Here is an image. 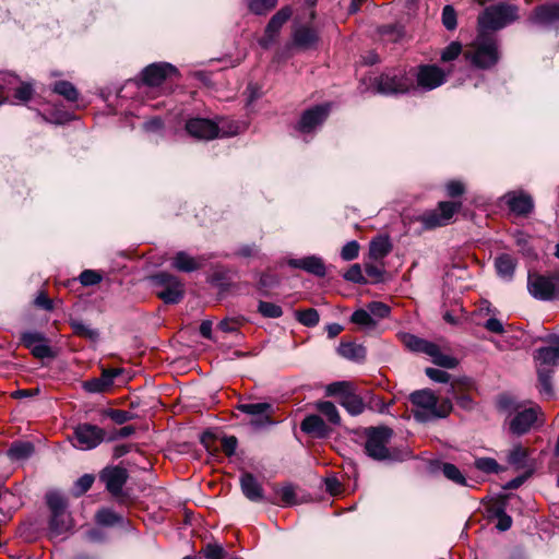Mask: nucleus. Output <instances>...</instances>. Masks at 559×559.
I'll return each instance as SVG.
<instances>
[{"label": "nucleus", "mask_w": 559, "mask_h": 559, "mask_svg": "<svg viewBox=\"0 0 559 559\" xmlns=\"http://www.w3.org/2000/svg\"><path fill=\"white\" fill-rule=\"evenodd\" d=\"M328 395L340 396V404L352 416H358L366 409V404L361 396H359L354 389V385L348 381H337L326 386Z\"/></svg>", "instance_id": "obj_6"}, {"label": "nucleus", "mask_w": 559, "mask_h": 559, "mask_svg": "<svg viewBox=\"0 0 559 559\" xmlns=\"http://www.w3.org/2000/svg\"><path fill=\"white\" fill-rule=\"evenodd\" d=\"M442 472L448 479H450L459 485L466 484V479H465L464 475L461 473V471L454 464L444 463L442 466Z\"/></svg>", "instance_id": "obj_46"}, {"label": "nucleus", "mask_w": 559, "mask_h": 559, "mask_svg": "<svg viewBox=\"0 0 559 559\" xmlns=\"http://www.w3.org/2000/svg\"><path fill=\"white\" fill-rule=\"evenodd\" d=\"M425 373L430 380L435 382L447 383L450 380V374L440 369L426 368Z\"/></svg>", "instance_id": "obj_56"}, {"label": "nucleus", "mask_w": 559, "mask_h": 559, "mask_svg": "<svg viewBox=\"0 0 559 559\" xmlns=\"http://www.w3.org/2000/svg\"><path fill=\"white\" fill-rule=\"evenodd\" d=\"M278 501H271L274 504L289 507L298 503L296 488L293 485H284L275 488Z\"/></svg>", "instance_id": "obj_33"}, {"label": "nucleus", "mask_w": 559, "mask_h": 559, "mask_svg": "<svg viewBox=\"0 0 559 559\" xmlns=\"http://www.w3.org/2000/svg\"><path fill=\"white\" fill-rule=\"evenodd\" d=\"M359 253V245L357 241L353 240L347 242L341 251V257L345 261H352L358 257Z\"/></svg>", "instance_id": "obj_53"}, {"label": "nucleus", "mask_w": 559, "mask_h": 559, "mask_svg": "<svg viewBox=\"0 0 559 559\" xmlns=\"http://www.w3.org/2000/svg\"><path fill=\"white\" fill-rule=\"evenodd\" d=\"M442 23L444 27L452 31L456 27V13L451 5H445L442 11Z\"/></svg>", "instance_id": "obj_52"}, {"label": "nucleus", "mask_w": 559, "mask_h": 559, "mask_svg": "<svg viewBox=\"0 0 559 559\" xmlns=\"http://www.w3.org/2000/svg\"><path fill=\"white\" fill-rule=\"evenodd\" d=\"M461 202L441 201L438 207L432 211L425 212L418 217V221L426 229H432L448 225L453 215L461 209Z\"/></svg>", "instance_id": "obj_7"}, {"label": "nucleus", "mask_w": 559, "mask_h": 559, "mask_svg": "<svg viewBox=\"0 0 559 559\" xmlns=\"http://www.w3.org/2000/svg\"><path fill=\"white\" fill-rule=\"evenodd\" d=\"M105 439V430L92 424H79L73 430V447L79 450H92Z\"/></svg>", "instance_id": "obj_8"}, {"label": "nucleus", "mask_w": 559, "mask_h": 559, "mask_svg": "<svg viewBox=\"0 0 559 559\" xmlns=\"http://www.w3.org/2000/svg\"><path fill=\"white\" fill-rule=\"evenodd\" d=\"M240 486L242 493L250 501L260 502L264 500L262 486L252 474H242L240 477Z\"/></svg>", "instance_id": "obj_24"}, {"label": "nucleus", "mask_w": 559, "mask_h": 559, "mask_svg": "<svg viewBox=\"0 0 559 559\" xmlns=\"http://www.w3.org/2000/svg\"><path fill=\"white\" fill-rule=\"evenodd\" d=\"M485 329L495 334H502L504 332L503 324L500 320L496 318L488 319L485 324Z\"/></svg>", "instance_id": "obj_63"}, {"label": "nucleus", "mask_w": 559, "mask_h": 559, "mask_svg": "<svg viewBox=\"0 0 559 559\" xmlns=\"http://www.w3.org/2000/svg\"><path fill=\"white\" fill-rule=\"evenodd\" d=\"M431 357L432 362L442 368L453 369L457 366L459 360L450 355L442 354L439 346L435 344L433 354H427Z\"/></svg>", "instance_id": "obj_36"}, {"label": "nucleus", "mask_w": 559, "mask_h": 559, "mask_svg": "<svg viewBox=\"0 0 559 559\" xmlns=\"http://www.w3.org/2000/svg\"><path fill=\"white\" fill-rule=\"evenodd\" d=\"M367 309L376 321L386 318L390 314V307L381 301L369 302Z\"/></svg>", "instance_id": "obj_45"}, {"label": "nucleus", "mask_w": 559, "mask_h": 559, "mask_svg": "<svg viewBox=\"0 0 559 559\" xmlns=\"http://www.w3.org/2000/svg\"><path fill=\"white\" fill-rule=\"evenodd\" d=\"M152 280L160 288L157 292V296L165 304H178L183 298V284L176 276L158 273Z\"/></svg>", "instance_id": "obj_9"}, {"label": "nucleus", "mask_w": 559, "mask_h": 559, "mask_svg": "<svg viewBox=\"0 0 559 559\" xmlns=\"http://www.w3.org/2000/svg\"><path fill=\"white\" fill-rule=\"evenodd\" d=\"M344 278L346 281L358 284L367 283V280L365 278L362 270L359 264H353L344 274Z\"/></svg>", "instance_id": "obj_51"}, {"label": "nucleus", "mask_w": 559, "mask_h": 559, "mask_svg": "<svg viewBox=\"0 0 559 559\" xmlns=\"http://www.w3.org/2000/svg\"><path fill=\"white\" fill-rule=\"evenodd\" d=\"M512 525V519L510 515H508L507 513H504L503 511H500L498 513V522H497V525L496 527L501 531V532H504L507 530H509Z\"/></svg>", "instance_id": "obj_64"}, {"label": "nucleus", "mask_w": 559, "mask_h": 559, "mask_svg": "<svg viewBox=\"0 0 559 559\" xmlns=\"http://www.w3.org/2000/svg\"><path fill=\"white\" fill-rule=\"evenodd\" d=\"M71 326L74 333L79 336H83L88 340H95L98 337V332L96 330L91 329L88 325L81 321H72Z\"/></svg>", "instance_id": "obj_48"}, {"label": "nucleus", "mask_w": 559, "mask_h": 559, "mask_svg": "<svg viewBox=\"0 0 559 559\" xmlns=\"http://www.w3.org/2000/svg\"><path fill=\"white\" fill-rule=\"evenodd\" d=\"M93 483H94L93 475L85 474V475L81 476L75 483V488L78 491L76 493L78 495L84 493L92 487Z\"/></svg>", "instance_id": "obj_60"}, {"label": "nucleus", "mask_w": 559, "mask_h": 559, "mask_svg": "<svg viewBox=\"0 0 559 559\" xmlns=\"http://www.w3.org/2000/svg\"><path fill=\"white\" fill-rule=\"evenodd\" d=\"M96 520L103 525H112L119 521L117 514L108 509L99 510L96 514Z\"/></svg>", "instance_id": "obj_54"}, {"label": "nucleus", "mask_w": 559, "mask_h": 559, "mask_svg": "<svg viewBox=\"0 0 559 559\" xmlns=\"http://www.w3.org/2000/svg\"><path fill=\"white\" fill-rule=\"evenodd\" d=\"M72 528V519L67 511L59 512L51 515L49 522L50 537H58Z\"/></svg>", "instance_id": "obj_27"}, {"label": "nucleus", "mask_w": 559, "mask_h": 559, "mask_svg": "<svg viewBox=\"0 0 559 559\" xmlns=\"http://www.w3.org/2000/svg\"><path fill=\"white\" fill-rule=\"evenodd\" d=\"M462 52V45L459 41H452L441 52V60L444 62L456 59Z\"/></svg>", "instance_id": "obj_50"}, {"label": "nucleus", "mask_w": 559, "mask_h": 559, "mask_svg": "<svg viewBox=\"0 0 559 559\" xmlns=\"http://www.w3.org/2000/svg\"><path fill=\"white\" fill-rule=\"evenodd\" d=\"M238 409L245 414L251 415L254 418L251 420V425L254 427H262L272 423L270 413L272 405L269 403H250L241 404Z\"/></svg>", "instance_id": "obj_19"}, {"label": "nucleus", "mask_w": 559, "mask_h": 559, "mask_svg": "<svg viewBox=\"0 0 559 559\" xmlns=\"http://www.w3.org/2000/svg\"><path fill=\"white\" fill-rule=\"evenodd\" d=\"M392 249V245L388 237H378L370 242L369 255L378 261L382 260Z\"/></svg>", "instance_id": "obj_31"}, {"label": "nucleus", "mask_w": 559, "mask_h": 559, "mask_svg": "<svg viewBox=\"0 0 559 559\" xmlns=\"http://www.w3.org/2000/svg\"><path fill=\"white\" fill-rule=\"evenodd\" d=\"M100 479L111 495L118 496L128 479V473L120 466L108 467L102 472Z\"/></svg>", "instance_id": "obj_17"}, {"label": "nucleus", "mask_w": 559, "mask_h": 559, "mask_svg": "<svg viewBox=\"0 0 559 559\" xmlns=\"http://www.w3.org/2000/svg\"><path fill=\"white\" fill-rule=\"evenodd\" d=\"M365 271H366V274L370 278H372V281H374V282L382 281L383 273H384L383 266H378L374 263L367 262V263H365Z\"/></svg>", "instance_id": "obj_57"}, {"label": "nucleus", "mask_w": 559, "mask_h": 559, "mask_svg": "<svg viewBox=\"0 0 559 559\" xmlns=\"http://www.w3.org/2000/svg\"><path fill=\"white\" fill-rule=\"evenodd\" d=\"M402 342L408 349L413 352L424 353L427 355L433 354L435 350V343L419 338L413 334H403Z\"/></svg>", "instance_id": "obj_29"}, {"label": "nucleus", "mask_w": 559, "mask_h": 559, "mask_svg": "<svg viewBox=\"0 0 559 559\" xmlns=\"http://www.w3.org/2000/svg\"><path fill=\"white\" fill-rule=\"evenodd\" d=\"M288 265L294 269H300L309 274L323 277L326 274V267L323 260L318 255H308L300 259H289Z\"/></svg>", "instance_id": "obj_21"}, {"label": "nucleus", "mask_w": 559, "mask_h": 559, "mask_svg": "<svg viewBox=\"0 0 559 559\" xmlns=\"http://www.w3.org/2000/svg\"><path fill=\"white\" fill-rule=\"evenodd\" d=\"M201 554L205 559H225L227 556L226 549L217 543H209L202 549Z\"/></svg>", "instance_id": "obj_40"}, {"label": "nucleus", "mask_w": 559, "mask_h": 559, "mask_svg": "<svg viewBox=\"0 0 559 559\" xmlns=\"http://www.w3.org/2000/svg\"><path fill=\"white\" fill-rule=\"evenodd\" d=\"M300 428L304 432L323 438L329 433V427L324 423V420L318 415H309L307 416L300 425Z\"/></svg>", "instance_id": "obj_26"}, {"label": "nucleus", "mask_w": 559, "mask_h": 559, "mask_svg": "<svg viewBox=\"0 0 559 559\" xmlns=\"http://www.w3.org/2000/svg\"><path fill=\"white\" fill-rule=\"evenodd\" d=\"M538 386L539 393L549 399L552 396V386H551V371H545L544 369H538Z\"/></svg>", "instance_id": "obj_42"}, {"label": "nucleus", "mask_w": 559, "mask_h": 559, "mask_svg": "<svg viewBox=\"0 0 559 559\" xmlns=\"http://www.w3.org/2000/svg\"><path fill=\"white\" fill-rule=\"evenodd\" d=\"M317 408L318 411H320L328 419L329 421H331L332 424L334 425H340L341 424V416H340V413L336 408V406L330 402V401H324V402H319L317 404Z\"/></svg>", "instance_id": "obj_38"}, {"label": "nucleus", "mask_w": 559, "mask_h": 559, "mask_svg": "<svg viewBox=\"0 0 559 559\" xmlns=\"http://www.w3.org/2000/svg\"><path fill=\"white\" fill-rule=\"evenodd\" d=\"M330 111V105H318L306 110L300 118L298 129L304 133H309L318 126L323 123Z\"/></svg>", "instance_id": "obj_16"}, {"label": "nucleus", "mask_w": 559, "mask_h": 559, "mask_svg": "<svg viewBox=\"0 0 559 559\" xmlns=\"http://www.w3.org/2000/svg\"><path fill=\"white\" fill-rule=\"evenodd\" d=\"M200 263L197 259L189 255L188 253L180 251L173 259V266L181 272H192L200 267Z\"/></svg>", "instance_id": "obj_32"}, {"label": "nucleus", "mask_w": 559, "mask_h": 559, "mask_svg": "<svg viewBox=\"0 0 559 559\" xmlns=\"http://www.w3.org/2000/svg\"><path fill=\"white\" fill-rule=\"evenodd\" d=\"M533 24L545 27H559V2H546L537 5L528 17Z\"/></svg>", "instance_id": "obj_11"}, {"label": "nucleus", "mask_w": 559, "mask_h": 559, "mask_svg": "<svg viewBox=\"0 0 559 559\" xmlns=\"http://www.w3.org/2000/svg\"><path fill=\"white\" fill-rule=\"evenodd\" d=\"M535 360L537 370L544 369L545 371H554V368L559 365V348L554 346L542 347L536 350Z\"/></svg>", "instance_id": "obj_23"}, {"label": "nucleus", "mask_w": 559, "mask_h": 559, "mask_svg": "<svg viewBox=\"0 0 559 559\" xmlns=\"http://www.w3.org/2000/svg\"><path fill=\"white\" fill-rule=\"evenodd\" d=\"M527 290L532 297L538 300L559 299V271L549 274L530 273Z\"/></svg>", "instance_id": "obj_4"}, {"label": "nucleus", "mask_w": 559, "mask_h": 559, "mask_svg": "<svg viewBox=\"0 0 559 559\" xmlns=\"http://www.w3.org/2000/svg\"><path fill=\"white\" fill-rule=\"evenodd\" d=\"M414 405V417L421 423L447 417L452 411V403L448 399L439 400L429 389L418 390L409 395Z\"/></svg>", "instance_id": "obj_2"}, {"label": "nucleus", "mask_w": 559, "mask_h": 559, "mask_svg": "<svg viewBox=\"0 0 559 559\" xmlns=\"http://www.w3.org/2000/svg\"><path fill=\"white\" fill-rule=\"evenodd\" d=\"M393 436V430L389 427H370L366 429L365 450L368 456L373 460L382 461L391 457L388 443Z\"/></svg>", "instance_id": "obj_5"}, {"label": "nucleus", "mask_w": 559, "mask_h": 559, "mask_svg": "<svg viewBox=\"0 0 559 559\" xmlns=\"http://www.w3.org/2000/svg\"><path fill=\"white\" fill-rule=\"evenodd\" d=\"M23 345L31 350L36 358H47L52 356V352L43 333L24 332L21 336Z\"/></svg>", "instance_id": "obj_15"}, {"label": "nucleus", "mask_w": 559, "mask_h": 559, "mask_svg": "<svg viewBox=\"0 0 559 559\" xmlns=\"http://www.w3.org/2000/svg\"><path fill=\"white\" fill-rule=\"evenodd\" d=\"M290 16L292 9L289 7H284L271 17L266 25L265 34L260 39V45L263 48H269L273 44L280 29L289 20Z\"/></svg>", "instance_id": "obj_13"}, {"label": "nucleus", "mask_w": 559, "mask_h": 559, "mask_svg": "<svg viewBox=\"0 0 559 559\" xmlns=\"http://www.w3.org/2000/svg\"><path fill=\"white\" fill-rule=\"evenodd\" d=\"M53 92L62 95L69 102H75L79 93L74 85L68 81H59L53 85Z\"/></svg>", "instance_id": "obj_37"}, {"label": "nucleus", "mask_w": 559, "mask_h": 559, "mask_svg": "<svg viewBox=\"0 0 559 559\" xmlns=\"http://www.w3.org/2000/svg\"><path fill=\"white\" fill-rule=\"evenodd\" d=\"M107 415L118 425H122L132 418V415L129 412L121 409H109Z\"/></svg>", "instance_id": "obj_59"}, {"label": "nucleus", "mask_w": 559, "mask_h": 559, "mask_svg": "<svg viewBox=\"0 0 559 559\" xmlns=\"http://www.w3.org/2000/svg\"><path fill=\"white\" fill-rule=\"evenodd\" d=\"M337 352L342 357L357 361L366 356L365 347L355 343H341Z\"/></svg>", "instance_id": "obj_34"}, {"label": "nucleus", "mask_w": 559, "mask_h": 559, "mask_svg": "<svg viewBox=\"0 0 559 559\" xmlns=\"http://www.w3.org/2000/svg\"><path fill=\"white\" fill-rule=\"evenodd\" d=\"M475 466L485 473H497L499 471V464L495 459L491 457H479L475 461Z\"/></svg>", "instance_id": "obj_49"}, {"label": "nucleus", "mask_w": 559, "mask_h": 559, "mask_svg": "<svg viewBox=\"0 0 559 559\" xmlns=\"http://www.w3.org/2000/svg\"><path fill=\"white\" fill-rule=\"evenodd\" d=\"M102 281V276L92 270H85L80 275V282L84 286H91L98 284Z\"/></svg>", "instance_id": "obj_55"}, {"label": "nucleus", "mask_w": 559, "mask_h": 559, "mask_svg": "<svg viewBox=\"0 0 559 559\" xmlns=\"http://www.w3.org/2000/svg\"><path fill=\"white\" fill-rule=\"evenodd\" d=\"M294 45L301 49H310L316 47L319 36L317 32L310 27H299L293 36Z\"/></svg>", "instance_id": "obj_28"}, {"label": "nucleus", "mask_w": 559, "mask_h": 559, "mask_svg": "<svg viewBox=\"0 0 559 559\" xmlns=\"http://www.w3.org/2000/svg\"><path fill=\"white\" fill-rule=\"evenodd\" d=\"M47 504L51 511V515L66 511V502L63 497L58 492H48L46 496Z\"/></svg>", "instance_id": "obj_43"}, {"label": "nucleus", "mask_w": 559, "mask_h": 559, "mask_svg": "<svg viewBox=\"0 0 559 559\" xmlns=\"http://www.w3.org/2000/svg\"><path fill=\"white\" fill-rule=\"evenodd\" d=\"M186 130L191 136L199 140H212L218 136L219 133L218 126L214 121L204 118L188 120Z\"/></svg>", "instance_id": "obj_12"}, {"label": "nucleus", "mask_w": 559, "mask_h": 559, "mask_svg": "<svg viewBox=\"0 0 559 559\" xmlns=\"http://www.w3.org/2000/svg\"><path fill=\"white\" fill-rule=\"evenodd\" d=\"M507 204L518 215H526L533 210V200L528 194L511 192L506 194Z\"/></svg>", "instance_id": "obj_25"}, {"label": "nucleus", "mask_w": 559, "mask_h": 559, "mask_svg": "<svg viewBox=\"0 0 559 559\" xmlns=\"http://www.w3.org/2000/svg\"><path fill=\"white\" fill-rule=\"evenodd\" d=\"M350 321L362 328H373L377 324V321L371 317L367 308L356 310L352 314Z\"/></svg>", "instance_id": "obj_41"}, {"label": "nucleus", "mask_w": 559, "mask_h": 559, "mask_svg": "<svg viewBox=\"0 0 559 559\" xmlns=\"http://www.w3.org/2000/svg\"><path fill=\"white\" fill-rule=\"evenodd\" d=\"M278 0H247L249 10L258 15L265 14L277 4Z\"/></svg>", "instance_id": "obj_39"}, {"label": "nucleus", "mask_w": 559, "mask_h": 559, "mask_svg": "<svg viewBox=\"0 0 559 559\" xmlns=\"http://www.w3.org/2000/svg\"><path fill=\"white\" fill-rule=\"evenodd\" d=\"M120 373L119 369H104L99 378H93L83 383V388L90 393H103L108 391L114 379Z\"/></svg>", "instance_id": "obj_22"}, {"label": "nucleus", "mask_w": 559, "mask_h": 559, "mask_svg": "<svg viewBox=\"0 0 559 559\" xmlns=\"http://www.w3.org/2000/svg\"><path fill=\"white\" fill-rule=\"evenodd\" d=\"M413 86V76L407 75L404 71L383 73L377 80L378 91L386 95L406 93Z\"/></svg>", "instance_id": "obj_10"}, {"label": "nucleus", "mask_w": 559, "mask_h": 559, "mask_svg": "<svg viewBox=\"0 0 559 559\" xmlns=\"http://www.w3.org/2000/svg\"><path fill=\"white\" fill-rule=\"evenodd\" d=\"M445 188H447L448 195L451 198L459 197V195L463 194L465 191V187H464L463 182L457 181V180H452V181L448 182Z\"/></svg>", "instance_id": "obj_61"}, {"label": "nucleus", "mask_w": 559, "mask_h": 559, "mask_svg": "<svg viewBox=\"0 0 559 559\" xmlns=\"http://www.w3.org/2000/svg\"><path fill=\"white\" fill-rule=\"evenodd\" d=\"M176 72L170 63H153L142 72V80L148 86H159L168 75Z\"/></svg>", "instance_id": "obj_18"}, {"label": "nucleus", "mask_w": 559, "mask_h": 559, "mask_svg": "<svg viewBox=\"0 0 559 559\" xmlns=\"http://www.w3.org/2000/svg\"><path fill=\"white\" fill-rule=\"evenodd\" d=\"M464 59L481 70L491 69L500 59L498 39L493 34L477 31L476 37L465 46Z\"/></svg>", "instance_id": "obj_1"}, {"label": "nucleus", "mask_w": 559, "mask_h": 559, "mask_svg": "<svg viewBox=\"0 0 559 559\" xmlns=\"http://www.w3.org/2000/svg\"><path fill=\"white\" fill-rule=\"evenodd\" d=\"M34 93L33 86L28 83H22L16 90L14 97L21 102H27Z\"/></svg>", "instance_id": "obj_58"}, {"label": "nucleus", "mask_w": 559, "mask_h": 559, "mask_svg": "<svg viewBox=\"0 0 559 559\" xmlns=\"http://www.w3.org/2000/svg\"><path fill=\"white\" fill-rule=\"evenodd\" d=\"M237 448V439L234 436L224 437L222 439V450L226 455L231 456Z\"/></svg>", "instance_id": "obj_62"}, {"label": "nucleus", "mask_w": 559, "mask_h": 559, "mask_svg": "<svg viewBox=\"0 0 559 559\" xmlns=\"http://www.w3.org/2000/svg\"><path fill=\"white\" fill-rule=\"evenodd\" d=\"M519 7L508 2H499L485 8L477 17V31L490 33L500 31L518 21Z\"/></svg>", "instance_id": "obj_3"}, {"label": "nucleus", "mask_w": 559, "mask_h": 559, "mask_svg": "<svg viewBox=\"0 0 559 559\" xmlns=\"http://www.w3.org/2000/svg\"><path fill=\"white\" fill-rule=\"evenodd\" d=\"M258 310L265 318L276 319L283 314V310L278 305L269 301H260Z\"/></svg>", "instance_id": "obj_44"}, {"label": "nucleus", "mask_w": 559, "mask_h": 559, "mask_svg": "<svg viewBox=\"0 0 559 559\" xmlns=\"http://www.w3.org/2000/svg\"><path fill=\"white\" fill-rule=\"evenodd\" d=\"M495 266L501 277L511 280L515 271L516 261L510 254H501L496 259Z\"/></svg>", "instance_id": "obj_30"}, {"label": "nucleus", "mask_w": 559, "mask_h": 559, "mask_svg": "<svg viewBox=\"0 0 559 559\" xmlns=\"http://www.w3.org/2000/svg\"><path fill=\"white\" fill-rule=\"evenodd\" d=\"M34 452L31 442H14L8 450V455L12 460L21 461L29 457Z\"/></svg>", "instance_id": "obj_35"}, {"label": "nucleus", "mask_w": 559, "mask_h": 559, "mask_svg": "<svg viewBox=\"0 0 559 559\" xmlns=\"http://www.w3.org/2000/svg\"><path fill=\"white\" fill-rule=\"evenodd\" d=\"M539 407H531L519 412L510 421V430L514 435L526 433L537 421Z\"/></svg>", "instance_id": "obj_20"}, {"label": "nucleus", "mask_w": 559, "mask_h": 559, "mask_svg": "<svg viewBox=\"0 0 559 559\" xmlns=\"http://www.w3.org/2000/svg\"><path fill=\"white\" fill-rule=\"evenodd\" d=\"M298 321L306 326H314L319 323L320 317L316 309H307L299 311L297 314Z\"/></svg>", "instance_id": "obj_47"}, {"label": "nucleus", "mask_w": 559, "mask_h": 559, "mask_svg": "<svg viewBox=\"0 0 559 559\" xmlns=\"http://www.w3.org/2000/svg\"><path fill=\"white\" fill-rule=\"evenodd\" d=\"M445 76L447 74L433 64L420 66L416 74L417 84L424 90H433L442 85Z\"/></svg>", "instance_id": "obj_14"}]
</instances>
